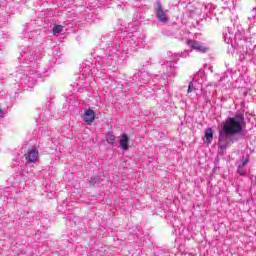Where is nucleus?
<instances>
[{"label":"nucleus","mask_w":256,"mask_h":256,"mask_svg":"<svg viewBox=\"0 0 256 256\" xmlns=\"http://www.w3.org/2000/svg\"><path fill=\"white\" fill-rule=\"evenodd\" d=\"M247 163H249V159H246L242 162V167H245V165H247Z\"/></svg>","instance_id":"11"},{"label":"nucleus","mask_w":256,"mask_h":256,"mask_svg":"<svg viewBox=\"0 0 256 256\" xmlns=\"http://www.w3.org/2000/svg\"><path fill=\"white\" fill-rule=\"evenodd\" d=\"M195 91V86H193V82H189L187 93H193Z\"/></svg>","instance_id":"10"},{"label":"nucleus","mask_w":256,"mask_h":256,"mask_svg":"<svg viewBox=\"0 0 256 256\" xmlns=\"http://www.w3.org/2000/svg\"><path fill=\"white\" fill-rule=\"evenodd\" d=\"M155 13L158 21L160 23H168L169 18H167V14L165 11H163V7L161 6V3H157V7L155 8Z\"/></svg>","instance_id":"2"},{"label":"nucleus","mask_w":256,"mask_h":256,"mask_svg":"<svg viewBox=\"0 0 256 256\" xmlns=\"http://www.w3.org/2000/svg\"><path fill=\"white\" fill-rule=\"evenodd\" d=\"M119 143L120 149H123L124 151H129V136L127 134H121Z\"/></svg>","instance_id":"5"},{"label":"nucleus","mask_w":256,"mask_h":256,"mask_svg":"<svg viewBox=\"0 0 256 256\" xmlns=\"http://www.w3.org/2000/svg\"><path fill=\"white\" fill-rule=\"evenodd\" d=\"M82 118L86 125H92L95 122V112L92 109L85 110Z\"/></svg>","instance_id":"3"},{"label":"nucleus","mask_w":256,"mask_h":256,"mask_svg":"<svg viewBox=\"0 0 256 256\" xmlns=\"http://www.w3.org/2000/svg\"><path fill=\"white\" fill-rule=\"evenodd\" d=\"M115 134H113L112 131L108 132L106 135V141L107 143H109L110 145H113V143H115Z\"/></svg>","instance_id":"8"},{"label":"nucleus","mask_w":256,"mask_h":256,"mask_svg":"<svg viewBox=\"0 0 256 256\" xmlns=\"http://www.w3.org/2000/svg\"><path fill=\"white\" fill-rule=\"evenodd\" d=\"M24 157L28 163H36V161L39 159V150L30 149L28 154H25Z\"/></svg>","instance_id":"4"},{"label":"nucleus","mask_w":256,"mask_h":256,"mask_svg":"<svg viewBox=\"0 0 256 256\" xmlns=\"http://www.w3.org/2000/svg\"><path fill=\"white\" fill-rule=\"evenodd\" d=\"M188 45L189 47H191V49H195L196 51H202V53H206L207 51V47L201 46L197 42L192 40L188 41Z\"/></svg>","instance_id":"6"},{"label":"nucleus","mask_w":256,"mask_h":256,"mask_svg":"<svg viewBox=\"0 0 256 256\" xmlns=\"http://www.w3.org/2000/svg\"><path fill=\"white\" fill-rule=\"evenodd\" d=\"M204 137L206 139V143H211L213 141V129L208 128L205 130Z\"/></svg>","instance_id":"7"},{"label":"nucleus","mask_w":256,"mask_h":256,"mask_svg":"<svg viewBox=\"0 0 256 256\" xmlns=\"http://www.w3.org/2000/svg\"><path fill=\"white\" fill-rule=\"evenodd\" d=\"M53 35H59L63 32V25H56L53 27Z\"/></svg>","instance_id":"9"},{"label":"nucleus","mask_w":256,"mask_h":256,"mask_svg":"<svg viewBox=\"0 0 256 256\" xmlns=\"http://www.w3.org/2000/svg\"><path fill=\"white\" fill-rule=\"evenodd\" d=\"M0 117H3V108L0 106Z\"/></svg>","instance_id":"12"},{"label":"nucleus","mask_w":256,"mask_h":256,"mask_svg":"<svg viewBox=\"0 0 256 256\" xmlns=\"http://www.w3.org/2000/svg\"><path fill=\"white\" fill-rule=\"evenodd\" d=\"M245 118L243 115H236L233 118H228L223 125L222 131L219 134V141L223 140V135H237V133H241L243 131V120Z\"/></svg>","instance_id":"1"}]
</instances>
